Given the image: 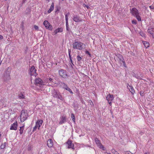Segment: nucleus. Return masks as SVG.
Wrapping results in <instances>:
<instances>
[{
    "mask_svg": "<svg viewBox=\"0 0 154 154\" xmlns=\"http://www.w3.org/2000/svg\"><path fill=\"white\" fill-rule=\"evenodd\" d=\"M85 45L84 43L79 41H75L72 44L73 48L74 49L79 50H82L85 47Z\"/></svg>",
    "mask_w": 154,
    "mask_h": 154,
    "instance_id": "nucleus-1",
    "label": "nucleus"
},
{
    "mask_svg": "<svg viewBox=\"0 0 154 154\" xmlns=\"http://www.w3.org/2000/svg\"><path fill=\"white\" fill-rule=\"evenodd\" d=\"M35 84L36 87H39V88H37L39 90H41L40 88L43 87V86L45 85V82H43L42 79L40 78H37L35 79Z\"/></svg>",
    "mask_w": 154,
    "mask_h": 154,
    "instance_id": "nucleus-2",
    "label": "nucleus"
},
{
    "mask_svg": "<svg viewBox=\"0 0 154 154\" xmlns=\"http://www.w3.org/2000/svg\"><path fill=\"white\" fill-rule=\"evenodd\" d=\"M27 113L25 110H22L20 116L21 122H24L27 119Z\"/></svg>",
    "mask_w": 154,
    "mask_h": 154,
    "instance_id": "nucleus-3",
    "label": "nucleus"
},
{
    "mask_svg": "<svg viewBox=\"0 0 154 154\" xmlns=\"http://www.w3.org/2000/svg\"><path fill=\"white\" fill-rule=\"evenodd\" d=\"M58 73L59 75L63 78H66L68 76L66 70L64 69H62L59 70Z\"/></svg>",
    "mask_w": 154,
    "mask_h": 154,
    "instance_id": "nucleus-4",
    "label": "nucleus"
},
{
    "mask_svg": "<svg viewBox=\"0 0 154 154\" xmlns=\"http://www.w3.org/2000/svg\"><path fill=\"white\" fill-rule=\"evenodd\" d=\"M72 20L76 22H81L85 21L84 20H82L79 15H77L73 16Z\"/></svg>",
    "mask_w": 154,
    "mask_h": 154,
    "instance_id": "nucleus-5",
    "label": "nucleus"
},
{
    "mask_svg": "<svg viewBox=\"0 0 154 154\" xmlns=\"http://www.w3.org/2000/svg\"><path fill=\"white\" fill-rule=\"evenodd\" d=\"M29 74L30 75H34L36 76L37 75L36 73V70L34 66H32L30 69Z\"/></svg>",
    "mask_w": 154,
    "mask_h": 154,
    "instance_id": "nucleus-6",
    "label": "nucleus"
},
{
    "mask_svg": "<svg viewBox=\"0 0 154 154\" xmlns=\"http://www.w3.org/2000/svg\"><path fill=\"white\" fill-rule=\"evenodd\" d=\"M95 141L97 146L100 149H102L103 150H105V148L103 145L100 143V140H99L97 138L95 139Z\"/></svg>",
    "mask_w": 154,
    "mask_h": 154,
    "instance_id": "nucleus-7",
    "label": "nucleus"
},
{
    "mask_svg": "<svg viewBox=\"0 0 154 154\" xmlns=\"http://www.w3.org/2000/svg\"><path fill=\"white\" fill-rule=\"evenodd\" d=\"M43 24L47 29H48L50 30L52 29V26L50 25L47 20H45Z\"/></svg>",
    "mask_w": 154,
    "mask_h": 154,
    "instance_id": "nucleus-8",
    "label": "nucleus"
},
{
    "mask_svg": "<svg viewBox=\"0 0 154 154\" xmlns=\"http://www.w3.org/2000/svg\"><path fill=\"white\" fill-rule=\"evenodd\" d=\"M66 145L68 148H71L73 149L74 148V144L71 140H68L66 143Z\"/></svg>",
    "mask_w": 154,
    "mask_h": 154,
    "instance_id": "nucleus-9",
    "label": "nucleus"
},
{
    "mask_svg": "<svg viewBox=\"0 0 154 154\" xmlns=\"http://www.w3.org/2000/svg\"><path fill=\"white\" fill-rule=\"evenodd\" d=\"M17 122L16 121L13 124L11 125L10 129L16 130L17 128Z\"/></svg>",
    "mask_w": 154,
    "mask_h": 154,
    "instance_id": "nucleus-10",
    "label": "nucleus"
},
{
    "mask_svg": "<svg viewBox=\"0 0 154 154\" xmlns=\"http://www.w3.org/2000/svg\"><path fill=\"white\" fill-rule=\"evenodd\" d=\"M131 13L132 15L134 16L139 14L138 10L135 8H133L131 10Z\"/></svg>",
    "mask_w": 154,
    "mask_h": 154,
    "instance_id": "nucleus-11",
    "label": "nucleus"
},
{
    "mask_svg": "<svg viewBox=\"0 0 154 154\" xmlns=\"http://www.w3.org/2000/svg\"><path fill=\"white\" fill-rule=\"evenodd\" d=\"M106 98L108 101H112L114 99V96L112 94H109L107 95Z\"/></svg>",
    "mask_w": 154,
    "mask_h": 154,
    "instance_id": "nucleus-12",
    "label": "nucleus"
},
{
    "mask_svg": "<svg viewBox=\"0 0 154 154\" xmlns=\"http://www.w3.org/2000/svg\"><path fill=\"white\" fill-rule=\"evenodd\" d=\"M147 32L149 34L152 35V38H154V28H149L147 30Z\"/></svg>",
    "mask_w": 154,
    "mask_h": 154,
    "instance_id": "nucleus-13",
    "label": "nucleus"
},
{
    "mask_svg": "<svg viewBox=\"0 0 154 154\" xmlns=\"http://www.w3.org/2000/svg\"><path fill=\"white\" fill-rule=\"evenodd\" d=\"M47 145L49 148L52 147L53 146V142L51 139L48 140L47 141Z\"/></svg>",
    "mask_w": 154,
    "mask_h": 154,
    "instance_id": "nucleus-14",
    "label": "nucleus"
},
{
    "mask_svg": "<svg viewBox=\"0 0 154 154\" xmlns=\"http://www.w3.org/2000/svg\"><path fill=\"white\" fill-rule=\"evenodd\" d=\"M66 117L65 116H63L60 118V121L59 122L60 125H61L65 122L66 121Z\"/></svg>",
    "mask_w": 154,
    "mask_h": 154,
    "instance_id": "nucleus-15",
    "label": "nucleus"
},
{
    "mask_svg": "<svg viewBox=\"0 0 154 154\" xmlns=\"http://www.w3.org/2000/svg\"><path fill=\"white\" fill-rule=\"evenodd\" d=\"M25 96L24 94L20 92L19 93L18 95V98L20 99H24L25 98Z\"/></svg>",
    "mask_w": 154,
    "mask_h": 154,
    "instance_id": "nucleus-16",
    "label": "nucleus"
},
{
    "mask_svg": "<svg viewBox=\"0 0 154 154\" xmlns=\"http://www.w3.org/2000/svg\"><path fill=\"white\" fill-rule=\"evenodd\" d=\"M54 3L52 2L51 4V5L50 7V9L48 11V13H50L54 9Z\"/></svg>",
    "mask_w": 154,
    "mask_h": 154,
    "instance_id": "nucleus-17",
    "label": "nucleus"
},
{
    "mask_svg": "<svg viewBox=\"0 0 154 154\" xmlns=\"http://www.w3.org/2000/svg\"><path fill=\"white\" fill-rule=\"evenodd\" d=\"M59 94V93L55 90H54L52 92V95L53 97H58V95Z\"/></svg>",
    "mask_w": 154,
    "mask_h": 154,
    "instance_id": "nucleus-18",
    "label": "nucleus"
},
{
    "mask_svg": "<svg viewBox=\"0 0 154 154\" xmlns=\"http://www.w3.org/2000/svg\"><path fill=\"white\" fill-rule=\"evenodd\" d=\"M43 122V121L41 120H38L36 122L38 125V129H39L40 127L42 125Z\"/></svg>",
    "mask_w": 154,
    "mask_h": 154,
    "instance_id": "nucleus-19",
    "label": "nucleus"
},
{
    "mask_svg": "<svg viewBox=\"0 0 154 154\" xmlns=\"http://www.w3.org/2000/svg\"><path fill=\"white\" fill-rule=\"evenodd\" d=\"M129 88H128L129 89L130 92L132 94H134L135 93V91L133 88L132 86L131 85H129Z\"/></svg>",
    "mask_w": 154,
    "mask_h": 154,
    "instance_id": "nucleus-20",
    "label": "nucleus"
},
{
    "mask_svg": "<svg viewBox=\"0 0 154 154\" xmlns=\"http://www.w3.org/2000/svg\"><path fill=\"white\" fill-rule=\"evenodd\" d=\"M143 43L144 46L146 48H147L149 47V44L148 42L144 41L143 42Z\"/></svg>",
    "mask_w": 154,
    "mask_h": 154,
    "instance_id": "nucleus-21",
    "label": "nucleus"
},
{
    "mask_svg": "<svg viewBox=\"0 0 154 154\" xmlns=\"http://www.w3.org/2000/svg\"><path fill=\"white\" fill-rule=\"evenodd\" d=\"M71 50L69 49H68V54H69V58L70 61L71 62L72 64H73L72 59L71 56Z\"/></svg>",
    "mask_w": 154,
    "mask_h": 154,
    "instance_id": "nucleus-22",
    "label": "nucleus"
},
{
    "mask_svg": "<svg viewBox=\"0 0 154 154\" xmlns=\"http://www.w3.org/2000/svg\"><path fill=\"white\" fill-rule=\"evenodd\" d=\"M63 29L62 28H58L55 30V32L56 33L57 32H61L63 31Z\"/></svg>",
    "mask_w": 154,
    "mask_h": 154,
    "instance_id": "nucleus-23",
    "label": "nucleus"
},
{
    "mask_svg": "<svg viewBox=\"0 0 154 154\" xmlns=\"http://www.w3.org/2000/svg\"><path fill=\"white\" fill-rule=\"evenodd\" d=\"M24 125H23V126L20 127V129L19 130L20 131V134H22L23 133V128L24 127Z\"/></svg>",
    "mask_w": 154,
    "mask_h": 154,
    "instance_id": "nucleus-24",
    "label": "nucleus"
},
{
    "mask_svg": "<svg viewBox=\"0 0 154 154\" xmlns=\"http://www.w3.org/2000/svg\"><path fill=\"white\" fill-rule=\"evenodd\" d=\"M6 143V142H4V143H2L0 146V148L1 149H4L5 147Z\"/></svg>",
    "mask_w": 154,
    "mask_h": 154,
    "instance_id": "nucleus-25",
    "label": "nucleus"
},
{
    "mask_svg": "<svg viewBox=\"0 0 154 154\" xmlns=\"http://www.w3.org/2000/svg\"><path fill=\"white\" fill-rule=\"evenodd\" d=\"M61 85L65 89L68 87L67 85L64 83H61Z\"/></svg>",
    "mask_w": 154,
    "mask_h": 154,
    "instance_id": "nucleus-26",
    "label": "nucleus"
},
{
    "mask_svg": "<svg viewBox=\"0 0 154 154\" xmlns=\"http://www.w3.org/2000/svg\"><path fill=\"white\" fill-rule=\"evenodd\" d=\"M135 16L138 21H140L141 20V18L140 16H139V14Z\"/></svg>",
    "mask_w": 154,
    "mask_h": 154,
    "instance_id": "nucleus-27",
    "label": "nucleus"
},
{
    "mask_svg": "<svg viewBox=\"0 0 154 154\" xmlns=\"http://www.w3.org/2000/svg\"><path fill=\"white\" fill-rule=\"evenodd\" d=\"M112 153L113 154H119L116 151L114 150V149H112L111 150V151Z\"/></svg>",
    "mask_w": 154,
    "mask_h": 154,
    "instance_id": "nucleus-28",
    "label": "nucleus"
},
{
    "mask_svg": "<svg viewBox=\"0 0 154 154\" xmlns=\"http://www.w3.org/2000/svg\"><path fill=\"white\" fill-rule=\"evenodd\" d=\"M71 117L72 120L74 122H75V115L73 113L71 114Z\"/></svg>",
    "mask_w": 154,
    "mask_h": 154,
    "instance_id": "nucleus-29",
    "label": "nucleus"
},
{
    "mask_svg": "<svg viewBox=\"0 0 154 154\" xmlns=\"http://www.w3.org/2000/svg\"><path fill=\"white\" fill-rule=\"evenodd\" d=\"M82 59V57L79 55H78L77 57V59L78 61H80Z\"/></svg>",
    "mask_w": 154,
    "mask_h": 154,
    "instance_id": "nucleus-30",
    "label": "nucleus"
},
{
    "mask_svg": "<svg viewBox=\"0 0 154 154\" xmlns=\"http://www.w3.org/2000/svg\"><path fill=\"white\" fill-rule=\"evenodd\" d=\"M66 29L67 31H69V23H68V22H66Z\"/></svg>",
    "mask_w": 154,
    "mask_h": 154,
    "instance_id": "nucleus-31",
    "label": "nucleus"
},
{
    "mask_svg": "<svg viewBox=\"0 0 154 154\" xmlns=\"http://www.w3.org/2000/svg\"><path fill=\"white\" fill-rule=\"evenodd\" d=\"M57 98H58L61 100H62V99H63V98H62V96L61 95H60V94H59L58 95V97H57Z\"/></svg>",
    "mask_w": 154,
    "mask_h": 154,
    "instance_id": "nucleus-32",
    "label": "nucleus"
},
{
    "mask_svg": "<svg viewBox=\"0 0 154 154\" xmlns=\"http://www.w3.org/2000/svg\"><path fill=\"white\" fill-rule=\"evenodd\" d=\"M38 128V125L36 123L34 127L33 128V131H35L36 130V129L37 128Z\"/></svg>",
    "mask_w": 154,
    "mask_h": 154,
    "instance_id": "nucleus-33",
    "label": "nucleus"
},
{
    "mask_svg": "<svg viewBox=\"0 0 154 154\" xmlns=\"http://www.w3.org/2000/svg\"><path fill=\"white\" fill-rule=\"evenodd\" d=\"M122 62L123 63V65L125 67H126V65L125 64V61H124V59H122Z\"/></svg>",
    "mask_w": 154,
    "mask_h": 154,
    "instance_id": "nucleus-34",
    "label": "nucleus"
},
{
    "mask_svg": "<svg viewBox=\"0 0 154 154\" xmlns=\"http://www.w3.org/2000/svg\"><path fill=\"white\" fill-rule=\"evenodd\" d=\"M65 16L66 22H68L67 14H66L65 15Z\"/></svg>",
    "mask_w": 154,
    "mask_h": 154,
    "instance_id": "nucleus-35",
    "label": "nucleus"
},
{
    "mask_svg": "<svg viewBox=\"0 0 154 154\" xmlns=\"http://www.w3.org/2000/svg\"><path fill=\"white\" fill-rule=\"evenodd\" d=\"M140 94L141 96H144V92L142 91H141L140 92Z\"/></svg>",
    "mask_w": 154,
    "mask_h": 154,
    "instance_id": "nucleus-36",
    "label": "nucleus"
},
{
    "mask_svg": "<svg viewBox=\"0 0 154 154\" xmlns=\"http://www.w3.org/2000/svg\"><path fill=\"white\" fill-rule=\"evenodd\" d=\"M85 53L87 54H88L90 56H91V54L88 51H85Z\"/></svg>",
    "mask_w": 154,
    "mask_h": 154,
    "instance_id": "nucleus-37",
    "label": "nucleus"
},
{
    "mask_svg": "<svg viewBox=\"0 0 154 154\" xmlns=\"http://www.w3.org/2000/svg\"><path fill=\"white\" fill-rule=\"evenodd\" d=\"M140 35L143 37L144 36H145L144 34L142 32H140Z\"/></svg>",
    "mask_w": 154,
    "mask_h": 154,
    "instance_id": "nucleus-38",
    "label": "nucleus"
},
{
    "mask_svg": "<svg viewBox=\"0 0 154 154\" xmlns=\"http://www.w3.org/2000/svg\"><path fill=\"white\" fill-rule=\"evenodd\" d=\"M34 27L35 30H38V26L36 25H34Z\"/></svg>",
    "mask_w": 154,
    "mask_h": 154,
    "instance_id": "nucleus-39",
    "label": "nucleus"
},
{
    "mask_svg": "<svg viewBox=\"0 0 154 154\" xmlns=\"http://www.w3.org/2000/svg\"><path fill=\"white\" fill-rule=\"evenodd\" d=\"M132 23L133 24H136L137 23V22L136 20H133L132 21Z\"/></svg>",
    "mask_w": 154,
    "mask_h": 154,
    "instance_id": "nucleus-40",
    "label": "nucleus"
},
{
    "mask_svg": "<svg viewBox=\"0 0 154 154\" xmlns=\"http://www.w3.org/2000/svg\"><path fill=\"white\" fill-rule=\"evenodd\" d=\"M66 90L68 91H71V89L68 87H66Z\"/></svg>",
    "mask_w": 154,
    "mask_h": 154,
    "instance_id": "nucleus-41",
    "label": "nucleus"
},
{
    "mask_svg": "<svg viewBox=\"0 0 154 154\" xmlns=\"http://www.w3.org/2000/svg\"><path fill=\"white\" fill-rule=\"evenodd\" d=\"M126 154H133L130 151H127L125 152Z\"/></svg>",
    "mask_w": 154,
    "mask_h": 154,
    "instance_id": "nucleus-42",
    "label": "nucleus"
},
{
    "mask_svg": "<svg viewBox=\"0 0 154 154\" xmlns=\"http://www.w3.org/2000/svg\"><path fill=\"white\" fill-rule=\"evenodd\" d=\"M31 146H28V150L29 151H30V150H31Z\"/></svg>",
    "mask_w": 154,
    "mask_h": 154,
    "instance_id": "nucleus-43",
    "label": "nucleus"
},
{
    "mask_svg": "<svg viewBox=\"0 0 154 154\" xmlns=\"http://www.w3.org/2000/svg\"><path fill=\"white\" fill-rule=\"evenodd\" d=\"M49 80L51 82H53V79L51 78H49Z\"/></svg>",
    "mask_w": 154,
    "mask_h": 154,
    "instance_id": "nucleus-44",
    "label": "nucleus"
},
{
    "mask_svg": "<svg viewBox=\"0 0 154 154\" xmlns=\"http://www.w3.org/2000/svg\"><path fill=\"white\" fill-rule=\"evenodd\" d=\"M122 59H123L122 56H120V57H119V59L120 60V61L122 62Z\"/></svg>",
    "mask_w": 154,
    "mask_h": 154,
    "instance_id": "nucleus-45",
    "label": "nucleus"
},
{
    "mask_svg": "<svg viewBox=\"0 0 154 154\" xmlns=\"http://www.w3.org/2000/svg\"><path fill=\"white\" fill-rule=\"evenodd\" d=\"M149 8L151 9H154V7L153 6H149Z\"/></svg>",
    "mask_w": 154,
    "mask_h": 154,
    "instance_id": "nucleus-46",
    "label": "nucleus"
},
{
    "mask_svg": "<svg viewBox=\"0 0 154 154\" xmlns=\"http://www.w3.org/2000/svg\"><path fill=\"white\" fill-rule=\"evenodd\" d=\"M3 36L1 35H0V40H2L3 39Z\"/></svg>",
    "mask_w": 154,
    "mask_h": 154,
    "instance_id": "nucleus-47",
    "label": "nucleus"
},
{
    "mask_svg": "<svg viewBox=\"0 0 154 154\" xmlns=\"http://www.w3.org/2000/svg\"><path fill=\"white\" fill-rule=\"evenodd\" d=\"M89 102L90 103V104L91 105V103L93 105V102H92V101L91 100H90L89 101Z\"/></svg>",
    "mask_w": 154,
    "mask_h": 154,
    "instance_id": "nucleus-48",
    "label": "nucleus"
},
{
    "mask_svg": "<svg viewBox=\"0 0 154 154\" xmlns=\"http://www.w3.org/2000/svg\"><path fill=\"white\" fill-rule=\"evenodd\" d=\"M112 101H108V103H109V105H110V106H111V105H112Z\"/></svg>",
    "mask_w": 154,
    "mask_h": 154,
    "instance_id": "nucleus-49",
    "label": "nucleus"
},
{
    "mask_svg": "<svg viewBox=\"0 0 154 154\" xmlns=\"http://www.w3.org/2000/svg\"><path fill=\"white\" fill-rule=\"evenodd\" d=\"M144 154H150V153L149 152H146Z\"/></svg>",
    "mask_w": 154,
    "mask_h": 154,
    "instance_id": "nucleus-50",
    "label": "nucleus"
},
{
    "mask_svg": "<svg viewBox=\"0 0 154 154\" xmlns=\"http://www.w3.org/2000/svg\"><path fill=\"white\" fill-rule=\"evenodd\" d=\"M69 92L72 94H73V92H72L71 90V91H70Z\"/></svg>",
    "mask_w": 154,
    "mask_h": 154,
    "instance_id": "nucleus-51",
    "label": "nucleus"
},
{
    "mask_svg": "<svg viewBox=\"0 0 154 154\" xmlns=\"http://www.w3.org/2000/svg\"><path fill=\"white\" fill-rule=\"evenodd\" d=\"M69 92L72 94H73V92H72L71 90V91H70Z\"/></svg>",
    "mask_w": 154,
    "mask_h": 154,
    "instance_id": "nucleus-52",
    "label": "nucleus"
},
{
    "mask_svg": "<svg viewBox=\"0 0 154 154\" xmlns=\"http://www.w3.org/2000/svg\"><path fill=\"white\" fill-rule=\"evenodd\" d=\"M107 154H111L110 152H108Z\"/></svg>",
    "mask_w": 154,
    "mask_h": 154,
    "instance_id": "nucleus-53",
    "label": "nucleus"
},
{
    "mask_svg": "<svg viewBox=\"0 0 154 154\" xmlns=\"http://www.w3.org/2000/svg\"><path fill=\"white\" fill-rule=\"evenodd\" d=\"M62 1H63L64 0H62Z\"/></svg>",
    "mask_w": 154,
    "mask_h": 154,
    "instance_id": "nucleus-54",
    "label": "nucleus"
}]
</instances>
